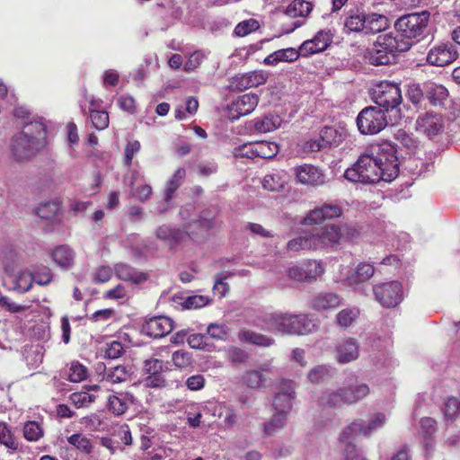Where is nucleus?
Listing matches in <instances>:
<instances>
[{
    "label": "nucleus",
    "instance_id": "obj_42",
    "mask_svg": "<svg viewBox=\"0 0 460 460\" xmlns=\"http://www.w3.org/2000/svg\"><path fill=\"white\" fill-rule=\"evenodd\" d=\"M359 315V310L356 307L346 308L336 315V323L341 328L350 326Z\"/></svg>",
    "mask_w": 460,
    "mask_h": 460
},
{
    "label": "nucleus",
    "instance_id": "obj_62",
    "mask_svg": "<svg viewBox=\"0 0 460 460\" xmlns=\"http://www.w3.org/2000/svg\"><path fill=\"white\" fill-rule=\"evenodd\" d=\"M209 303V299L201 295L191 296L186 298L184 301V306L188 309H198L207 305Z\"/></svg>",
    "mask_w": 460,
    "mask_h": 460
},
{
    "label": "nucleus",
    "instance_id": "obj_31",
    "mask_svg": "<svg viewBox=\"0 0 460 460\" xmlns=\"http://www.w3.org/2000/svg\"><path fill=\"white\" fill-rule=\"evenodd\" d=\"M215 226V219L213 217L208 216V213H203L199 216V219H194L188 223L185 226V231L188 232L187 236H191L199 233L207 232L213 228Z\"/></svg>",
    "mask_w": 460,
    "mask_h": 460
},
{
    "label": "nucleus",
    "instance_id": "obj_45",
    "mask_svg": "<svg viewBox=\"0 0 460 460\" xmlns=\"http://www.w3.org/2000/svg\"><path fill=\"white\" fill-rule=\"evenodd\" d=\"M320 137L326 147L338 146L342 141V135L332 127H324L320 131Z\"/></svg>",
    "mask_w": 460,
    "mask_h": 460
},
{
    "label": "nucleus",
    "instance_id": "obj_44",
    "mask_svg": "<svg viewBox=\"0 0 460 460\" xmlns=\"http://www.w3.org/2000/svg\"><path fill=\"white\" fill-rule=\"evenodd\" d=\"M358 434H349L346 438L343 437V430L341 432L339 437L340 446L342 451V455L346 459H352L357 456V447L351 441Z\"/></svg>",
    "mask_w": 460,
    "mask_h": 460
},
{
    "label": "nucleus",
    "instance_id": "obj_19",
    "mask_svg": "<svg viewBox=\"0 0 460 460\" xmlns=\"http://www.w3.org/2000/svg\"><path fill=\"white\" fill-rule=\"evenodd\" d=\"M332 35L328 31H320L312 39L305 40L299 47V53L303 57H308L325 50L331 44Z\"/></svg>",
    "mask_w": 460,
    "mask_h": 460
},
{
    "label": "nucleus",
    "instance_id": "obj_37",
    "mask_svg": "<svg viewBox=\"0 0 460 460\" xmlns=\"http://www.w3.org/2000/svg\"><path fill=\"white\" fill-rule=\"evenodd\" d=\"M288 415L275 411L272 417L263 424L264 433L270 437L280 431L287 423Z\"/></svg>",
    "mask_w": 460,
    "mask_h": 460
},
{
    "label": "nucleus",
    "instance_id": "obj_29",
    "mask_svg": "<svg viewBox=\"0 0 460 460\" xmlns=\"http://www.w3.org/2000/svg\"><path fill=\"white\" fill-rule=\"evenodd\" d=\"M319 404L330 408H340L347 404L345 388L341 387L336 390H327L322 394L318 399Z\"/></svg>",
    "mask_w": 460,
    "mask_h": 460
},
{
    "label": "nucleus",
    "instance_id": "obj_55",
    "mask_svg": "<svg viewBox=\"0 0 460 460\" xmlns=\"http://www.w3.org/2000/svg\"><path fill=\"white\" fill-rule=\"evenodd\" d=\"M172 361L177 368H186L191 365L192 358L188 351L180 349L172 353Z\"/></svg>",
    "mask_w": 460,
    "mask_h": 460
},
{
    "label": "nucleus",
    "instance_id": "obj_11",
    "mask_svg": "<svg viewBox=\"0 0 460 460\" xmlns=\"http://www.w3.org/2000/svg\"><path fill=\"white\" fill-rule=\"evenodd\" d=\"M373 292L376 301L385 307H394L402 300V287L397 281L376 285Z\"/></svg>",
    "mask_w": 460,
    "mask_h": 460
},
{
    "label": "nucleus",
    "instance_id": "obj_26",
    "mask_svg": "<svg viewBox=\"0 0 460 460\" xmlns=\"http://www.w3.org/2000/svg\"><path fill=\"white\" fill-rule=\"evenodd\" d=\"M51 256L55 263L64 270H69L74 266L75 252L68 245L57 246L52 251Z\"/></svg>",
    "mask_w": 460,
    "mask_h": 460
},
{
    "label": "nucleus",
    "instance_id": "obj_3",
    "mask_svg": "<svg viewBox=\"0 0 460 460\" xmlns=\"http://www.w3.org/2000/svg\"><path fill=\"white\" fill-rule=\"evenodd\" d=\"M45 127L40 122H31L15 135L10 143V152L16 162H26L35 156L44 146Z\"/></svg>",
    "mask_w": 460,
    "mask_h": 460
},
{
    "label": "nucleus",
    "instance_id": "obj_24",
    "mask_svg": "<svg viewBox=\"0 0 460 460\" xmlns=\"http://www.w3.org/2000/svg\"><path fill=\"white\" fill-rule=\"evenodd\" d=\"M134 403V396L129 392L111 394L108 397V409L115 415H122Z\"/></svg>",
    "mask_w": 460,
    "mask_h": 460
},
{
    "label": "nucleus",
    "instance_id": "obj_33",
    "mask_svg": "<svg viewBox=\"0 0 460 460\" xmlns=\"http://www.w3.org/2000/svg\"><path fill=\"white\" fill-rule=\"evenodd\" d=\"M370 393L369 386L365 383H357L345 388L347 405L354 404L366 398Z\"/></svg>",
    "mask_w": 460,
    "mask_h": 460
},
{
    "label": "nucleus",
    "instance_id": "obj_52",
    "mask_svg": "<svg viewBox=\"0 0 460 460\" xmlns=\"http://www.w3.org/2000/svg\"><path fill=\"white\" fill-rule=\"evenodd\" d=\"M424 90V84L421 85L417 83H412L408 85L407 96L413 104H419L426 97Z\"/></svg>",
    "mask_w": 460,
    "mask_h": 460
},
{
    "label": "nucleus",
    "instance_id": "obj_4",
    "mask_svg": "<svg viewBox=\"0 0 460 460\" xmlns=\"http://www.w3.org/2000/svg\"><path fill=\"white\" fill-rule=\"evenodd\" d=\"M411 44L402 39L384 34L377 37L372 47L364 51L363 58L373 66H385L393 63L398 53L410 49Z\"/></svg>",
    "mask_w": 460,
    "mask_h": 460
},
{
    "label": "nucleus",
    "instance_id": "obj_22",
    "mask_svg": "<svg viewBox=\"0 0 460 460\" xmlns=\"http://www.w3.org/2000/svg\"><path fill=\"white\" fill-rule=\"evenodd\" d=\"M297 181L305 185L318 186L325 181L323 173L315 166L304 164L295 169Z\"/></svg>",
    "mask_w": 460,
    "mask_h": 460
},
{
    "label": "nucleus",
    "instance_id": "obj_7",
    "mask_svg": "<svg viewBox=\"0 0 460 460\" xmlns=\"http://www.w3.org/2000/svg\"><path fill=\"white\" fill-rule=\"evenodd\" d=\"M373 100L385 111H394L402 103V93L399 85L391 82H381L373 91Z\"/></svg>",
    "mask_w": 460,
    "mask_h": 460
},
{
    "label": "nucleus",
    "instance_id": "obj_8",
    "mask_svg": "<svg viewBox=\"0 0 460 460\" xmlns=\"http://www.w3.org/2000/svg\"><path fill=\"white\" fill-rule=\"evenodd\" d=\"M387 125L385 111L377 107L363 109L357 118L358 130L364 134H376Z\"/></svg>",
    "mask_w": 460,
    "mask_h": 460
},
{
    "label": "nucleus",
    "instance_id": "obj_32",
    "mask_svg": "<svg viewBox=\"0 0 460 460\" xmlns=\"http://www.w3.org/2000/svg\"><path fill=\"white\" fill-rule=\"evenodd\" d=\"M241 341L252 343L261 347H270L274 344V339L267 335L255 332L249 329H242L238 332Z\"/></svg>",
    "mask_w": 460,
    "mask_h": 460
},
{
    "label": "nucleus",
    "instance_id": "obj_59",
    "mask_svg": "<svg viewBox=\"0 0 460 460\" xmlns=\"http://www.w3.org/2000/svg\"><path fill=\"white\" fill-rule=\"evenodd\" d=\"M217 410L218 415L220 418H223V423L225 424L226 427L230 428L236 423L237 416L234 413V410L222 405H219L217 407Z\"/></svg>",
    "mask_w": 460,
    "mask_h": 460
},
{
    "label": "nucleus",
    "instance_id": "obj_38",
    "mask_svg": "<svg viewBox=\"0 0 460 460\" xmlns=\"http://www.w3.org/2000/svg\"><path fill=\"white\" fill-rule=\"evenodd\" d=\"M185 230L172 229L169 226L163 225L156 229V237L161 240L178 243L187 236Z\"/></svg>",
    "mask_w": 460,
    "mask_h": 460
},
{
    "label": "nucleus",
    "instance_id": "obj_27",
    "mask_svg": "<svg viewBox=\"0 0 460 460\" xmlns=\"http://www.w3.org/2000/svg\"><path fill=\"white\" fill-rule=\"evenodd\" d=\"M375 273L373 265L362 262L359 263L356 269L347 276L346 281L349 286L356 288L360 283L367 281Z\"/></svg>",
    "mask_w": 460,
    "mask_h": 460
},
{
    "label": "nucleus",
    "instance_id": "obj_51",
    "mask_svg": "<svg viewBox=\"0 0 460 460\" xmlns=\"http://www.w3.org/2000/svg\"><path fill=\"white\" fill-rule=\"evenodd\" d=\"M444 416L447 420L453 421L460 412V400L451 397L447 400L443 409Z\"/></svg>",
    "mask_w": 460,
    "mask_h": 460
},
{
    "label": "nucleus",
    "instance_id": "obj_61",
    "mask_svg": "<svg viewBox=\"0 0 460 460\" xmlns=\"http://www.w3.org/2000/svg\"><path fill=\"white\" fill-rule=\"evenodd\" d=\"M124 352L123 345L121 342L113 341L107 344L104 351V358L109 359H116L119 358Z\"/></svg>",
    "mask_w": 460,
    "mask_h": 460
},
{
    "label": "nucleus",
    "instance_id": "obj_18",
    "mask_svg": "<svg viewBox=\"0 0 460 460\" xmlns=\"http://www.w3.org/2000/svg\"><path fill=\"white\" fill-rule=\"evenodd\" d=\"M269 74L263 70H255L246 74L235 75L232 79L231 86L240 92L252 87H258L264 84Z\"/></svg>",
    "mask_w": 460,
    "mask_h": 460
},
{
    "label": "nucleus",
    "instance_id": "obj_1",
    "mask_svg": "<svg viewBox=\"0 0 460 460\" xmlns=\"http://www.w3.org/2000/svg\"><path fill=\"white\" fill-rule=\"evenodd\" d=\"M396 153L395 146L390 142L372 145L345 171L344 177L363 184H374L381 180L392 181L399 175L400 162Z\"/></svg>",
    "mask_w": 460,
    "mask_h": 460
},
{
    "label": "nucleus",
    "instance_id": "obj_6",
    "mask_svg": "<svg viewBox=\"0 0 460 460\" xmlns=\"http://www.w3.org/2000/svg\"><path fill=\"white\" fill-rule=\"evenodd\" d=\"M387 26V18L377 13L366 14L362 12L352 11L347 14L344 20V29L347 33L376 34L385 30Z\"/></svg>",
    "mask_w": 460,
    "mask_h": 460
},
{
    "label": "nucleus",
    "instance_id": "obj_41",
    "mask_svg": "<svg viewBox=\"0 0 460 460\" xmlns=\"http://www.w3.org/2000/svg\"><path fill=\"white\" fill-rule=\"evenodd\" d=\"M22 431L24 438L31 442L40 440L44 435V430L41 425L35 420H29L25 422Z\"/></svg>",
    "mask_w": 460,
    "mask_h": 460
},
{
    "label": "nucleus",
    "instance_id": "obj_58",
    "mask_svg": "<svg viewBox=\"0 0 460 460\" xmlns=\"http://www.w3.org/2000/svg\"><path fill=\"white\" fill-rule=\"evenodd\" d=\"M330 371L325 366H316L308 373V379L311 383L318 384L329 376Z\"/></svg>",
    "mask_w": 460,
    "mask_h": 460
},
{
    "label": "nucleus",
    "instance_id": "obj_56",
    "mask_svg": "<svg viewBox=\"0 0 460 460\" xmlns=\"http://www.w3.org/2000/svg\"><path fill=\"white\" fill-rule=\"evenodd\" d=\"M70 400L76 408H81L90 405L95 400V396L87 392H77L70 395Z\"/></svg>",
    "mask_w": 460,
    "mask_h": 460
},
{
    "label": "nucleus",
    "instance_id": "obj_15",
    "mask_svg": "<svg viewBox=\"0 0 460 460\" xmlns=\"http://www.w3.org/2000/svg\"><path fill=\"white\" fill-rule=\"evenodd\" d=\"M416 129L429 138H432L444 130L443 118L434 111L420 114L416 120Z\"/></svg>",
    "mask_w": 460,
    "mask_h": 460
},
{
    "label": "nucleus",
    "instance_id": "obj_48",
    "mask_svg": "<svg viewBox=\"0 0 460 460\" xmlns=\"http://www.w3.org/2000/svg\"><path fill=\"white\" fill-rule=\"evenodd\" d=\"M67 441L70 445L86 454H89L93 449V445L90 439L80 433L73 434L68 437Z\"/></svg>",
    "mask_w": 460,
    "mask_h": 460
},
{
    "label": "nucleus",
    "instance_id": "obj_5",
    "mask_svg": "<svg viewBox=\"0 0 460 460\" xmlns=\"http://www.w3.org/2000/svg\"><path fill=\"white\" fill-rule=\"evenodd\" d=\"M398 38L412 43L420 42L432 34L430 24V13L421 11L404 14L398 18L394 23Z\"/></svg>",
    "mask_w": 460,
    "mask_h": 460
},
{
    "label": "nucleus",
    "instance_id": "obj_39",
    "mask_svg": "<svg viewBox=\"0 0 460 460\" xmlns=\"http://www.w3.org/2000/svg\"><path fill=\"white\" fill-rule=\"evenodd\" d=\"M186 176V171L184 168H178L172 177L167 181V186L165 189L164 195V202L169 203L172 199L174 192L178 190V188L182 183L184 178Z\"/></svg>",
    "mask_w": 460,
    "mask_h": 460
},
{
    "label": "nucleus",
    "instance_id": "obj_12",
    "mask_svg": "<svg viewBox=\"0 0 460 460\" xmlns=\"http://www.w3.org/2000/svg\"><path fill=\"white\" fill-rule=\"evenodd\" d=\"M323 227L314 228L311 232L305 233L288 243V249L293 252L302 250H317L326 248V243L323 239Z\"/></svg>",
    "mask_w": 460,
    "mask_h": 460
},
{
    "label": "nucleus",
    "instance_id": "obj_30",
    "mask_svg": "<svg viewBox=\"0 0 460 460\" xmlns=\"http://www.w3.org/2000/svg\"><path fill=\"white\" fill-rule=\"evenodd\" d=\"M299 56H301L299 49L296 50L294 48L279 49L267 56L263 60V64L266 66H276L279 62H293L296 61Z\"/></svg>",
    "mask_w": 460,
    "mask_h": 460
},
{
    "label": "nucleus",
    "instance_id": "obj_28",
    "mask_svg": "<svg viewBox=\"0 0 460 460\" xmlns=\"http://www.w3.org/2000/svg\"><path fill=\"white\" fill-rule=\"evenodd\" d=\"M116 276L123 281H130L134 284H140L146 280L147 276L139 272L126 263H117L114 267Z\"/></svg>",
    "mask_w": 460,
    "mask_h": 460
},
{
    "label": "nucleus",
    "instance_id": "obj_54",
    "mask_svg": "<svg viewBox=\"0 0 460 460\" xmlns=\"http://www.w3.org/2000/svg\"><path fill=\"white\" fill-rule=\"evenodd\" d=\"M259 28V22L255 19H249L239 22L234 28V34L238 37H244L255 31Z\"/></svg>",
    "mask_w": 460,
    "mask_h": 460
},
{
    "label": "nucleus",
    "instance_id": "obj_46",
    "mask_svg": "<svg viewBox=\"0 0 460 460\" xmlns=\"http://www.w3.org/2000/svg\"><path fill=\"white\" fill-rule=\"evenodd\" d=\"M307 282L316 280L324 272V266L321 261H307L304 263Z\"/></svg>",
    "mask_w": 460,
    "mask_h": 460
},
{
    "label": "nucleus",
    "instance_id": "obj_21",
    "mask_svg": "<svg viewBox=\"0 0 460 460\" xmlns=\"http://www.w3.org/2000/svg\"><path fill=\"white\" fill-rule=\"evenodd\" d=\"M271 372L272 367L270 363H264L259 369L246 371L243 376V384L252 389L262 388L269 379L267 375Z\"/></svg>",
    "mask_w": 460,
    "mask_h": 460
},
{
    "label": "nucleus",
    "instance_id": "obj_14",
    "mask_svg": "<svg viewBox=\"0 0 460 460\" xmlns=\"http://www.w3.org/2000/svg\"><path fill=\"white\" fill-rule=\"evenodd\" d=\"M295 383L289 379H283L276 392L272 406L275 411L288 415L292 410V402L296 398Z\"/></svg>",
    "mask_w": 460,
    "mask_h": 460
},
{
    "label": "nucleus",
    "instance_id": "obj_25",
    "mask_svg": "<svg viewBox=\"0 0 460 460\" xmlns=\"http://www.w3.org/2000/svg\"><path fill=\"white\" fill-rule=\"evenodd\" d=\"M423 91L426 92V98L433 106H443L449 95L448 90L444 85L432 81L424 83Z\"/></svg>",
    "mask_w": 460,
    "mask_h": 460
},
{
    "label": "nucleus",
    "instance_id": "obj_63",
    "mask_svg": "<svg viewBox=\"0 0 460 460\" xmlns=\"http://www.w3.org/2000/svg\"><path fill=\"white\" fill-rule=\"evenodd\" d=\"M204 59V54L201 51H195L191 53L187 62L184 65V70L186 72H191L197 69Z\"/></svg>",
    "mask_w": 460,
    "mask_h": 460
},
{
    "label": "nucleus",
    "instance_id": "obj_64",
    "mask_svg": "<svg viewBox=\"0 0 460 460\" xmlns=\"http://www.w3.org/2000/svg\"><path fill=\"white\" fill-rule=\"evenodd\" d=\"M33 281L37 284L44 286L50 283L52 279V274L49 268L42 267L39 269L34 274H32Z\"/></svg>",
    "mask_w": 460,
    "mask_h": 460
},
{
    "label": "nucleus",
    "instance_id": "obj_16",
    "mask_svg": "<svg viewBox=\"0 0 460 460\" xmlns=\"http://www.w3.org/2000/svg\"><path fill=\"white\" fill-rule=\"evenodd\" d=\"M259 102V96L254 93H246L239 96L228 106V118L236 120L254 111Z\"/></svg>",
    "mask_w": 460,
    "mask_h": 460
},
{
    "label": "nucleus",
    "instance_id": "obj_57",
    "mask_svg": "<svg viewBox=\"0 0 460 460\" xmlns=\"http://www.w3.org/2000/svg\"><path fill=\"white\" fill-rule=\"evenodd\" d=\"M140 148L139 141L135 139L128 141L124 150V163L127 166L129 167L131 165L134 155L140 151Z\"/></svg>",
    "mask_w": 460,
    "mask_h": 460
},
{
    "label": "nucleus",
    "instance_id": "obj_34",
    "mask_svg": "<svg viewBox=\"0 0 460 460\" xmlns=\"http://www.w3.org/2000/svg\"><path fill=\"white\" fill-rule=\"evenodd\" d=\"M130 376L129 369L125 366H116L108 368L102 380L111 384H119L127 381Z\"/></svg>",
    "mask_w": 460,
    "mask_h": 460
},
{
    "label": "nucleus",
    "instance_id": "obj_23",
    "mask_svg": "<svg viewBox=\"0 0 460 460\" xmlns=\"http://www.w3.org/2000/svg\"><path fill=\"white\" fill-rule=\"evenodd\" d=\"M342 304V299L333 292H321L313 296L310 306L315 311L323 312L333 310Z\"/></svg>",
    "mask_w": 460,
    "mask_h": 460
},
{
    "label": "nucleus",
    "instance_id": "obj_13",
    "mask_svg": "<svg viewBox=\"0 0 460 460\" xmlns=\"http://www.w3.org/2000/svg\"><path fill=\"white\" fill-rule=\"evenodd\" d=\"M323 239L326 247H332L342 242H349L358 239L359 232L352 226L344 224L341 226H326L323 227Z\"/></svg>",
    "mask_w": 460,
    "mask_h": 460
},
{
    "label": "nucleus",
    "instance_id": "obj_9",
    "mask_svg": "<svg viewBox=\"0 0 460 460\" xmlns=\"http://www.w3.org/2000/svg\"><path fill=\"white\" fill-rule=\"evenodd\" d=\"M458 58L456 47L451 42H438L432 46L426 56V61L433 66H445Z\"/></svg>",
    "mask_w": 460,
    "mask_h": 460
},
{
    "label": "nucleus",
    "instance_id": "obj_50",
    "mask_svg": "<svg viewBox=\"0 0 460 460\" xmlns=\"http://www.w3.org/2000/svg\"><path fill=\"white\" fill-rule=\"evenodd\" d=\"M0 444L4 445L6 447L16 450L19 443L12 434L11 429L4 423H0Z\"/></svg>",
    "mask_w": 460,
    "mask_h": 460
},
{
    "label": "nucleus",
    "instance_id": "obj_10",
    "mask_svg": "<svg viewBox=\"0 0 460 460\" xmlns=\"http://www.w3.org/2000/svg\"><path fill=\"white\" fill-rule=\"evenodd\" d=\"M387 418L385 413L378 412L371 416L368 422L363 420H356L343 429V437L349 434H359L365 437L371 436L374 432L382 429L386 423Z\"/></svg>",
    "mask_w": 460,
    "mask_h": 460
},
{
    "label": "nucleus",
    "instance_id": "obj_43",
    "mask_svg": "<svg viewBox=\"0 0 460 460\" xmlns=\"http://www.w3.org/2000/svg\"><path fill=\"white\" fill-rule=\"evenodd\" d=\"M254 144L257 157L270 159L279 152V146L274 142L261 141Z\"/></svg>",
    "mask_w": 460,
    "mask_h": 460
},
{
    "label": "nucleus",
    "instance_id": "obj_17",
    "mask_svg": "<svg viewBox=\"0 0 460 460\" xmlns=\"http://www.w3.org/2000/svg\"><path fill=\"white\" fill-rule=\"evenodd\" d=\"M173 329L172 320L166 316H155L148 319L142 325L144 335L153 338H162L169 334Z\"/></svg>",
    "mask_w": 460,
    "mask_h": 460
},
{
    "label": "nucleus",
    "instance_id": "obj_49",
    "mask_svg": "<svg viewBox=\"0 0 460 460\" xmlns=\"http://www.w3.org/2000/svg\"><path fill=\"white\" fill-rule=\"evenodd\" d=\"M90 119L93 128L98 130L105 129L109 126V114L104 111L91 109Z\"/></svg>",
    "mask_w": 460,
    "mask_h": 460
},
{
    "label": "nucleus",
    "instance_id": "obj_60",
    "mask_svg": "<svg viewBox=\"0 0 460 460\" xmlns=\"http://www.w3.org/2000/svg\"><path fill=\"white\" fill-rule=\"evenodd\" d=\"M207 334L212 339L224 341L227 336V328L224 324L210 323L207 327Z\"/></svg>",
    "mask_w": 460,
    "mask_h": 460
},
{
    "label": "nucleus",
    "instance_id": "obj_40",
    "mask_svg": "<svg viewBox=\"0 0 460 460\" xmlns=\"http://www.w3.org/2000/svg\"><path fill=\"white\" fill-rule=\"evenodd\" d=\"M312 10L311 3L305 0H294L286 9V13L290 17H305Z\"/></svg>",
    "mask_w": 460,
    "mask_h": 460
},
{
    "label": "nucleus",
    "instance_id": "obj_47",
    "mask_svg": "<svg viewBox=\"0 0 460 460\" xmlns=\"http://www.w3.org/2000/svg\"><path fill=\"white\" fill-rule=\"evenodd\" d=\"M32 282V274L28 271H22L18 273L14 278V288L20 293H25L31 289Z\"/></svg>",
    "mask_w": 460,
    "mask_h": 460
},
{
    "label": "nucleus",
    "instance_id": "obj_2",
    "mask_svg": "<svg viewBox=\"0 0 460 460\" xmlns=\"http://www.w3.org/2000/svg\"><path fill=\"white\" fill-rule=\"evenodd\" d=\"M255 325L282 335H305L317 328L316 322L307 314H294L288 312L265 314L261 323H256Z\"/></svg>",
    "mask_w": 460,
    "mask_h": 460
},
{
    "label": "nucleus",
    "instance_id": "obj_35",
    "mask_svg": "<svg viewBox=\"0 0 460 460\" xmlns=\"http://www.w3.org/2000/svg\"><path fill=\"white\" fill-rule=\"evenodd\" d=\"M262 187L270 191H280L286 184V174L283 172H275L264 176Z\"/></svg>",
    "mask_w": 460,
    "mask_h": 460
},
{
    "label": "nucleus",
    "instance_id": "obj_36",
    "mask_svg": "<svg viewBox=\"0 0 460 460\" xmlns=\"http://www.w3.org/2000/svg\"><path fill=\"white\" fill-rule=\"evenodd\" d=\"M282 119L279 115L269 114L261 119L255 120L254 128L261 133L271 132L279 128L281 125Z\"/></svg>",
    "mask_w": 460,
    "mask_h": 460
},
{
    "label": "nucleus",
    "instance_id": "obj_20",
    "mask_svg": "<svg viewBox=\"0 0 460 460\" xmlns=\"http://www.w3.org/2000/svg\"><path fill=\"white\" fill-rule=\"evenodd\" d=\"M359 343L357 339L347 337L339 341L336 347V359L340 364L355 361L359 357Z\"/></svg>",
    "mask_w": 460,
    "mask_h": 460
},
{
    "label": "nucleus",
    "instance_id": "obj_53",
    "mask_svg": "<svg viewBox=\"0 0 460 460\" xmlns=\"http://www.w3.org/2000/svg\"><path fill=\"white\" fill-rule=\"evenodd\" d=\"M87 369L84 366L78 362H73L70 366L67 378L69 381L77 383L86 378Z\"/></svg>",
    "mask_w": 460,
    "mask_h": 460
}]
</instances>
